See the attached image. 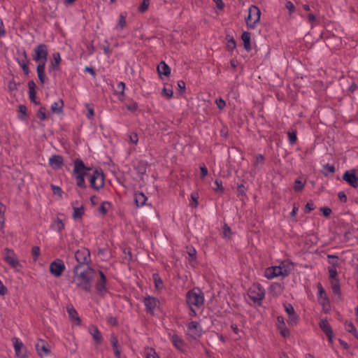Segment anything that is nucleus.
Instances as JSON below:
<instances>
[{
    "mask_svg": "<svg viewBox=\"0 0 358 358\" xmlns=\"http://www.w3.org/2000/svg\"><path fill=\"white\" fill-rule=\"evenodd\" d=\"M64 107V102L62 99H58L57 101L54 102L51 106V110L54 113H62V109Z\"/></svg>",
    "mask_w": 358,
    "mask_h": 358,
    "instance_id": "30",
    "label": "nucleus"
},
{
    "mask_svg": "<svg viewBox=\"0 0 358 358\" xmlns=\"http://www.w3.org/2000/svg\"><path fill=\"white\" fill-rule=\"evenodd\" d=\"M327 258L329 263L331 264L330 266L336 267L338 265V257L336 255H328Z\"/></svg>",
    "mask_w": 358,
    "mask_h": 358,
    "instance_id": "35",
    "label": "nucleus"
},
{
    "mask_svg": "<svg viewBox=\"0 0 358 358\" xmlns=\"http://www.w3.org/2000/svg\"><path fill=\"white\" fill-rule=\"evenodd\" d=\"M35 348L40 357L48 356L50 353L49 344L42 339L37 341L35 344Z\"/></svg>",
    "mask_w": 358,
    "mask_h": 358,
    "instance_id": "11",
    "label": "nucleus"
},
{
    "mask_svg": "<svg viewBox=\"0 0 358 358\" xmlns=\"http://www.w3.org/2000/svg\"><path fill=\"white\" fill-rule=\"evenodd\" d=\"M261 17V11L259 8L252 5L248 8V14L245 18V22L249 29H254L259 24Z\"/></svg>",
    "mask_w": 358,
    "mask_h": 358,
    "instance_id": "4",
    "label": "nucleus"
},
{
    "mask_svg": "<svg viewBox=\"0 0 358 358\" xmlns=\"http://www.w3.org/2000/svg\"><path fill=\"white\" fill-rule=\"evenodd\" d=\"M94 274V270L89 265L77 264L73 268V282L78 287L86 292H90L92 289Z\"/></svg>",
    "mask_w": 358,
    "mask_h": 358,
    "instance_id": "1",
    "label": "nucleus"
},
{
    "mask_svg": "<svg viewBox=\"0 0 358 358\" xmlns=\"http://www.w3.org/2000/svg\"><path fill=\"white\" fill-rule=\"evenodd\" d=\"M320 327L323 331V332L327 335L328 337V340L330 343H333V337H334V332L333 330L328 322V321L326 319H323L320 322Z\"/></svg>",
    "mask_w": 358,
    "mask_h": 358,
    "instance_id": "16",
    "label": "nucleus"
},
{
    "mask_svg": "<svg viewBox=\"0 0 358 358\" xmlns=\"http://www.w3.org/2000/svg\"><path fill=\"white\" fill-rule=\"evenodd\" d=\"M241 39L245 49L248 51L250 50L251 49L250 34L248 31H243L241 35Z\"/></svg>",
    "mask_w": 358,
    "mask_h": 358,
    "instance_id": "29",
    "label": "nucleus"
},
{
    "mask_svg": "<svg viewBox=\"0 0 358 358\" xmlns=\"http://www.w3.org/2000/svg\"><path fill=\"white\" fill-rule=\"evenodd\" d=\"M129 138L131 143L133 144H137L138 141V137L136 133L132 132L129 134Z\"/></svg>",
    "mask_w": 358,
    "mask_h": 358,
    "instance_id": "52",
    "label": "nucleus"
},
{
    "mask_svg": "<svg viewBox=\"0 0 358 358\" xmlns=\"http://www.w3.org/2000/svg\"><path fill=\"white\" fill-rule=\"evenodd\" d=\"M85 175H76V184L78 186L80 187H85V182L84 179Z\"/></svg>",
    "mask_w": 358,
    "mask_h": 358,
    "instance_id": "41",
    "label": "nucleus"
},
{
    "mask_svg": "<svg viewBox=\"0 0 358 358\" xmlns=\"http://www.w3.org/2000/svg\"><path fill=\"white\" fill-rule=\"evenodd\" d=\"M127 13H122L119 15V18L117 20V23L116 26L115 27V29L117 31H120V30L123 29L126 25H127Z\"/></svg>",
    "mask_w": 358,
    "mask_h": 358,
    "instance_id": "25",
    "label": "nucleus"
},
{
    "mask_svg": "<svg viewBox=\"0 0 358 358\" xmlns=\"http://www.w3.org/2000/svg\"><path fill=\"white\" fill-rule=\"evenodd\" d=\"M67 313L69 314V317L75 324H79L80 323V319L78 316L77 311L73 306L67 307Z\"/></svg>",
    "mask_w": 358,
    "mask_h": 358,
    "instance_id": "26",
    "label": "nucleus"
},
{
    "mask_svg": "<svg viewBox=\"0 0 358 358\" xmlns=\"http://www.w3.org/2000/svg\"><path fill=\"white\" fill-rule=\"evenodd\" d=\"M278 328L280 329V334L283 337L286 338L289 336V331L288 329L285 328L281 325H279Z\"/></svg>",
    "mask_w": 358,
    "mask_h": 358,
    "instance_id": "57",
    "label": "nucleus"
},
{
    "mask_svg": "<svg viewBox=\"0 0 358 358\" xmlns=\"http://www.w3.org/2000/svg\"><path fill=\"white\" fill-rule=\"evenodd\" d=\"M200 170H201V178H203L204 177H206L208 175V171L205 165L201 166Z\"/></svg>",
    "mask_w": 358,
    "mask_h": 358,
    "instance_id": "64",
    "label": "nucleus"
},
{
    "mask_svg": "<svg viewBox=\"0 0 358 358\" xmlns=\"http://www.w3.org/2000/svg\"><path fill=\"white\" fill-rule=\"evenodd\" d=\"M265 296V290L259 284H253L248 290L249 298L259 305Z\"/></svg>",
    "mask_w": 358,
    "mask_h": 358,
    "instance_id": "6",
    "label": "nucleus"
},
{
    "mask_svg": "<svg viewBox=\"0 0 358 358\" xmlns=\"http://www.w3.org/2000/svg\"><path fill=\"white\" fill-rule=\"evenodd\" d=\"M90 184L95 189H99L103 186V175L102 172L97 170L94 171L93 175L90 178Z\"/></svg>",
    "mask_w": 358,
    "mask_h": 358,
    "instance_id": "10",
    "label": "nucleus"
},
{
    "mask_svg": "<svg viewBox=\"0 0 358 358\" xmlns=\"http://www.w3.org/2000/svg\"><path fill=\"white\" fill-rule=\"evenodd\" d=\"M148 6H149V1L144 0L139 7L140 11L144 12L145 10H146L148 9Z\"/></svg>",
    "mask_w": 358,
    "mask_h": 358,
    "instance_id": "59",
    "label": "nucleus"
},
{
    "mask_svg": "<svg viewBox=\"0 0 358 358\" xmlns=\"http://www.w3.org/2000/svg\"><path fill=\"white\" fill-rule=\"evenodd\" d=\"M227 47L229 50H234L236 48V41L233 38H230L227 40Z\"/></svg>",
    "mask_w": 358,
    "mask_h": 358,
    "instance_id": "45",
    "label": "nucleus"
},
{
    "mask_svg": "<svg viewBox=\"0 0 358 358\" xmlns=\"http://www.w3.org/2000/svg\"><path fill=\"white\" fill-rule=\"evenodd\" d=\"M87 170L88 169H87L81 159H76L74 161L73 173L75 175H85Z\"/></svg>",
    "mask_w": 358,
    "mask_h": 358,
    "instance_id": "21",
    "label": "nucleus"
},
{
    "mask_svg": "<svg viewBox=\"0 0 358 358\" xmlns=\"http://www.w3.org/2000/svg\"><path fill=\"white\" fill-rule=\"evenodd\" d=\"M191 199L192 200V206L193 208H196L198 206V199H199L198 193L192 192L191 194Z\"/></svg>",
    "mask_w": 358,
    "mask_h": 358,
    "instance_id": "48",
    "label": "nucleus"
},
{
    "mask_svg": "<svg viewBox=\"0 0 358 358\" xmlns=\"http://www.w3.org/2000/svg\"><path fill=\"white\" fill-rule=\"evenodd\" d=\"M146 358H159L157 353L152 348H146L145 350Z\"/></svg>",
    "mask_w": 358,
    "mask_h": 358,
    "instance_id": "40",
    "label": "nucleus"
},
{
    "mask_svg": "<svg viewBox=\"0 0 358 358\" xmlns=\"http://www.w3.org/2000/svg\"><path fill=\"white\" fill-rule=\"evenodd\" d=\"M51 189L54 194H57L60 197L62 196L63 191L60 187L56 186L55 185H51Z\"/></svg>",
    "mask_w": 358,
    "mask_h": 358,
    "instance_id": "49",
    "label": "nucleus"
},
{
    "mask_svg": "<svg viewBox=\"0 0 358 358\" xmlns=\"http://www.w3.org/2000/svg\"><path fill=\"white\" fill-rule=\"evenodd\" d=\"M110 343H111V345H112L113 348L114 350V354H115V357H120V350L118 349V347H117L118 340H117V338L115 335H113V334L111 335Z\"/></svg>",
    "mask_w": 358,
    "mask_h": 358,
    "instance_id": "31",
    "label": "nucleus"
},
{
    "mask_svg": "<svg viewBox=\"0 0 358 358\" xmlns=\"http://www.w3.org/2000/svg\"><path fill=\"white\" fill-rule=\"evenodd\" d=\"M89 332L96 343H101L102 342V336L96 327L94 325L90 326L89 327Z\"/></svg>",
    "mask_w": 358,
    "mask_h": 358,
    "instance_id": "23",
    "label": "nucleus"
},
{
    "mask_svg": "<svg viewBox=\"0 0 358 358\" xmlns=\"http://www.w3.org/2000/svg\"><path fill=\"white\" fill-rule=\"evenodd\" d=\"M215 185H216V188H215V191L223 192L224 188L222 185V182H219L217 180L215 181Z\"/></svg>",
    "mask_w": 358,
    "mask_h": 358,
    "instance_id": "60",
    "label": "nucleus"
},
{
    "mask_svg": "<svg viewBox=\"0 0 358 358\" xmlns=\"http://www.w3.org/2000/svg\"><path fill=\"white\" fill-rule=\"evenodd\" d=\"M204 302L203 293L198 288H194L187 293V303L189 306L201 307Z\"/></svg>",
    "mask_w": 358,
    "mask_h": 358,
    "instance_id": "5",
    "label": "nucleus"
},
{
    "mask_svg": "<svg viewBox=\"0 0 358 358\" xmlns=\"http://www.w3.org/2000/svg\"><path fill=\"white\" fill-rule=\"evenodd\" d=\"M31 255L34 259L36 261L38 259L40 255V248L38 246H34L31 250Z\"/></svg>",
    "mask_w": 358,
    "mask_h": 358,
    "instance_id": "46",
    "label": "nucleus"
},
{
    "mask_svg": "<svg viewBox=\"0 0 358 358\" xmlns=\"http://www.w3.org/2000/svg\"><path fill=\"white\" fill-rule=\"evenodd\" d=\"M289 142L290 144L293 145L296 142V132L295 131H292L288 132Z\"/></svg>",
    "mask_w": 358,
    "mask_h": 358,
    "instance_id": "42",
    "label": "nucleus"
},
{
    "mask_svg": "<svg viewBox=\"0 0 358 358\" xmlns=\"http://www.w3.org/2000/svg\"><path fill=\"white\" fill-rule=\"evenodd\" d=\"M13 341L16 356L24 358L26 357V349L23 343L17 338H14Z\"/></svg>",
    "mask_w": 358,
    "mask_h": 358,
    "instance_id": "18",
    "label": "nucleus"
},
{
    "mask_svg": "<svg viewBox=\"0 0 358 358\" xmlns=\"http://www.w3.org/2000/svg\"><path fill=\"white\" fill-rule=\"evenodd\" d=\"M157 72L162 79L168 78L171 74V69L164 62H161L157 66Z\"/></svg>",
    "mask_w": 358,
    "mask_h": 358,
    "instance_id": "19",
    "label": "nucleus"
},
{
    "mask_svg": "<svg viewBox=\"0 0 358 358\" xmlns=\"http://www.w3.org/2000/svg\"><path fill=\"white\" fill-rule=\"evenodd\" d=\"M38 117L41 120H44L46 118V115H45V109L43 108H41L39 109L38 113Z\"/></svg>",
    "mask_w": 358,
    "mask_h": 358,
    "instance_id": "61",
    "label": "nucleus"
},
{
    "mask_svg": "<svg viewBox=\"0 0 358 358\" xmlns=\"http://www.w3.org/2000/svg\"><path fill=\"white\" fill-rule=\"evenodd\" d=\"M126 108L130 111H135L138 108V105L136 103L133 102L129 104H126Z\"/></svg>",
    "mask_w": 358,
    "mask_h": 358,
    "instance_id": "62",
    "label": "nucleus"
},
{
    "mask_svg": "<svg viewBox=\"0 0 358 358\" xmlns=\"http://www.w3.org/2000/svg\"><path fill=\"white\" fill-rule=\"evenodd\" d=\"M48 48L44 44H40L34 48L33 59L37 64V74L40 81L43 83L45 80V69L48 60Z\"/></svg>",
    "mask_w": 358,
    "mask_h": 358,
    "instance_id": "2",
    "label": "nucleus"
},
{
    "mask_svg": "<svg viewBox=\"0 0 358 358\" xmlns=\"http://www.w3.org/2000/svg\"><path fill=\"white\" fill-rule=\"evenodd\" d=\"M153 278L155 280V285L157 289H161L163 287V282L159 277L157 274L153 275Z\"/></svg>",
    "mask_w": 358,
    "mask_h": 358,
    "instance_id": "39",
    "label": "nucleus"
},
{
    "mask_svg": "<svg viewBox=\"0 0 358 358\" xmlns=\"http://www.w3.org/2000/svg\"><path fill=\"white\" fill-rule=\"evenodd\" d=\"M328 271H329V278L332 280L337 279V271L336 268L334 266H329L328 267Z\"/></svg>",
    "mask_w": 358,
    "mask_h": 358,
    "instance_id": "43",
    "label": "nucleus"
},
{
    "mask_svg": "<svg viewBox=\"0 0 358 358\" xmlns=\"http://www.w3.org/2000/svg\"><path fill=\"white\" fill-rule=\"evenodd\" d=\"M146 201L147 197L143 192H138L134 194V201L136 206H143L145 204Z\"/></svg>",
    "mask_w": 358,
    "mask_h": 358,
    "instance_id": "24",
    "label": "nucleus"
},
{
    "mask_svg": "<svg viewBox=\"0 0 358 358\" xmlns=\"http://www.w3.org/2000/svg\"><path fill=\"white\" fill-rule=\"evenodd\" d=\"M343 179L353 187L358 186V177L356 176L354 169L345 171L343 175Z\"/></svg>",
    "mask_w": 358,
    "mask_h": 358,
    "instance_id": "15",
    "label": "nucleus"
},
{
    "mask_svg": "<svg viewBox=\"0 0 358 358\" xmlns=\"http://www.w3.org/2000/svg\"><path fill=\"white\" fill-rule=\"evenodd\" d=\"M85 107L87 108V113L86 115L88 119H91L94 115V108L93 107L89 104V103H86L85 104Z\"/></svg>",
    "mask_w": 358,
    "mask_h": 358,
    "instance_id": "47",
    "label": "nucleus"
},
{
    "mask_svg": "<svg viewBox=\"0 0 358 358\" xmlns=\"http://www.w3.org/2000/svg\"><path fill=\"white\" fill-rule=\"evenodd\" d=\"M315 208L314 203L312 201L308 202L306 205L305 206L304 212L306 213H310L311 210H313Z\"/></svg>",
    "mask_w": 358,
    "mask_h": 358,
    "instance_id": "55",
    "label": "nucleus"
},
{
    "mask_svg": "<svg viewBox=\"0 0 358 358\" xmlns=\"http://www.w3.org/2000/svg\"><path fill=\"white\" fill-rule=\"evenodd\" d=\"M17 61L25 74L29 73V61L24 50L18 51Z\"/></svg>",
    "mask_w": 358,
    "mask_h": 358,
    "instance_id": "14",
    "label": "nucleus"
},
{
    "mask_svg": "<svg viewBox=\"0 0 358 358\" xmlns=\"http://www.w3.org/2000/svg\"><path fill=\"white\" fill-rule=\"evenodd\" d=\"M171 341L174 346L179 350H182L184 347V342L182 338L177 334H173L171 336Z\"/></svg>",
    "mask_w": 358,
    "mask_h": 358,
    "instance_id": "28",
    "label": "nucleus"
},
{
    "mask_svg": "<svg viewBox=\"0 0 358 358\" xmlns=\"http://www.w3.org/2000/svg\"><path fill=\"white\" fill-rule=\"evenodd\" d=\"M49 164L54 169L60 168L63 164V158L60 155H53L49 159Z\"/></svg>",
    "mask_w": 358,
    "mask_h": 358,
    "instance_id": "22",
    "label": "nucleus"
},
{
    "mask_svg": "<svg viewBox=\"0 0 358 358\" xmlns=\"http://www.w3.org/2000/svg\"><path fill=\"white\" fill-rule=\"evenodd\" d=\"M320 210L322 213L323 215L325 217H328L331 213V208H329L328 207L321 208Z\"/></svg>",
    "mask_w": 358,
    "mask_h": 358,
    "instance_id": "63",
    "label": "nucleus"
},
{
    "mask_svg": "<svg viewBox=\"0 0 358 358\" xmlns=\"http://www.w3.org/2000/svg\"><path fill=\"white\" fill-rule=\"evenodd\" d=\"M18 118L21 120H24L27 115V108L24 105H20L18 106Z\"/></svg>",
    "mask_w": 358,
    "mask_h": 358,
    "instance_id": "33",
    "label": "nucleus"
},
{
    "mask_svg": "<svg viewBox=\"0 0 358 358\" xmlns=\"http://www.w3.org/2000/svg\"><path fill=\"white\" fill-rule=\"evenodd\" d=\"M75 259L78 264L88 265L90 262V252L88 249L81 248L75 252Z\"/></svg>",
    "mask_w": 358,
    "mask_h": 358,
    "instance_id": "8",
    "label": "nucleus"
},
{
    "mask_svg": "<svg viewBox=\"0 0 358 358\" xmlns=\"http://www.w3.org/2000/svg\"><path fill=\"white\" fill-rule=\"evenodd\" d=\"M187 252L189 257V262L192 266H195L196 264V251L194 248H187Z\"/></svg>",
    "mask_w": 358,
    "mask_h": 358,
    "instance_id": "27",
    "label": "nucleus"
},
{
    "mask_svg": "<svg viewBox=\"0 0 358 358\" xmlns=\"http://www.w3.org/2000/svg\"><path fill=\"white\" fill-rule=\"evenodd\" d=\"M187 335L194 339L201 335V328L197 322L192 321L188 324Z\"/></svg>",
    "mask_w": 358,
    "mask_h": 358,
    "instance_id": "12",
    "label": "nucleus"
},
{
    "mask_svg": "<svg viewBox=\"0 0 358 358\" xmlns=\"http://www.w3.org/2000/svg\"><path fill=\"white\" fill-rule=\"evenodd\" d=\"M285 8L289 10V13H292L295 11L294 5L289 1L285 3Z\"/></svg>",
    "mask_w": 358,
    "mask_h": 358,
    "instance_id": "56",
    "label": "nucleus"
},
{
    "mask_svg": "<svg viewBox=\"0 0 358 358\" xmlns=\"http://www.w3.org/2000/svg\"><path fill=\"white\" fill-rule=\"evenodd\" d=\"M345 329L348 331L352 333L353 336L358 339L357 331L352 322L347 323Z\"/></svg>",
    "mask_w": 358,
    "mask_h": 358,
    "instance_id": "36",
    "label": "nucleus"
},
{
    "mask_svg": "<svg viewBox=\"0 0 358 358\" xmlns=\"http://www.w3.org/2000/svg\"><path fill=\"white\" fill-rule=\"evenodd\" d=\"M83 213H84V210H83V206L74 207L73 208V217L74 219L80 218Z\"/></svg>",
    "mask_w": 358,
    "mask_h": 358,
    "instance_id": "37",
    "label": "nucleus"
},
{
    "mask_svg": "<svg viewBox=\"0 0 358 358\" xmlns=\"http://www.w3.org/2000/svg\"><path fill=\"white\" fill-rule=\"evenodd\" d=\"M335 171V167L333 165L327 164L322 166V172L324 175L333 173Z\"/></svg>",
    "mask_w": 358,
    "mask_h": 358,
    "instance_id": "38",
    "label": "nucleus"
},
{
    "mask_svg": "<svg viewBox=\"0 0 358 358\" xmlns=\"http://www.w3.org/2000/svg\"><path fill=\"white\" fill-rule=\"evenodd\" d=\"M4 260L16 271H19L22 268V265L13 250L9 248L4 249Z\"/></svg>",
    "mask_w": 358,
    "mask_h": 358,
    "instance_id": "7",
    "label": "nucleus"
},
{
    "mask_svg": "<svg viewBox=\"0 0 358 358\" xmlns=\"http://www.w3.org/2000/svg\"><path fill=\"white\" fill-rule=\"evenodd\" d=\"M285 310L286 313L288 314V315L295 313L294 307L291 304H285Z\"/></svg>",
    "mask_w": 358,
    "mask_h": 358,
    "instance_id": "58",
    "label": "nucleus"
},
{
    "mask_svg": "<svg viewBox=\"0 0 358 358\" xmlns=\"http://www.w3.org/2000/svg\"><path fill=\"white\" fill-rule=\"evenodd\" d=\"M65 270V265L61 259L52 262L50 265V272L55 277H59Z\"/></svg>",
    "mask_w": 358,
    "mask_h": 358,
    "instance_id": "9",
    "label": "nucleus"
},
{
    "mask_svg": "<svg viewBox=\"0 0 358 358\" xmlns=\"http://www.w3.org/2000/svg\"><path fill=\"white\" fill-rule=\"evenodd\" d=\"M303 187H304V183L302 181H301L299 180H295L294 186L295 191H300L303 188Z\"/></svg>",
    "mask_w": 358,
    "mask_h": 358,
    "instance_id": "53",
    "label": "nucleus"
},
{
    "mask_svg": "<svg viewBox=\"0 0 358 358\" xmlns=\"http://www.w3.org/2000/svg\"><path fill=\"white\" fill-rule=\"evenodd\" d=\"M52 228L60 232L64 228V224L61 219L57 217L52 224Z\"/></svg>",
    "mask_w": 358,
    "mask_h": 358,
    "instance_id": "34",
    "label": "nucleus"
},
{
    "mask_svg": "<svg viewBox=\"0 0 358 358\" xmlns=\"http://www.w3.org/2000/svg\"><path fill=\"white\" fill-rule=\"evenodd\" d=\"M61 60L62 58L59 52L52 54V59L50 61L48 66V71L50 73H53L59 69Z\"/></svg>",
    "mask_w": 358,
    "mask_h": 358,
    "instance_id": "17",
    "label": "nucleus"
},
{
    "mask_svg": "<svg viewBox=\"0 0 358 358\" xmlns=\"http://www.w3.org/2000/svg\"><path fill=\"white\" fill-rule=\"evenodd\" d=\"M292 269V264L282 263L280 266L267 268L265 271L264 275L268 279H273L279 276L285 278L289 274Z\"/></svg>",
    "mask_w": 358,
    "mask_h": 358,
    "instance_id": "3",
    "label": "nucleus"
},
{
    "mask_svg": "<svg viewBox=\"0 0 358 358\" xmlns=\"http://www.w3.org/2000/svg\"><path fill=\"white\" fill-rule=\"evenodd\" d=\"M4 224V206L0 203V229L3 227Z\"/></svg>",
    "mask_w": 358,
    "mask_h": 358,
    "instance_id": "44",
    "label": "nucleus"
},
{
    "mask_svg": "<svg viewBox=\"0 0 358 358\" xmlns=\"http://www.w3.org/2000/svg\"><path fill=\"white\" fill-rule=\"evenodd\" d=\"M331 287L333 293L335 295L341 296L340 283L338 279H334L331 281Z\"/></svg>",
    "mask_w": 358,
    "mask_h": 358,
    "instance_id": "32",
    "label": "nucleus"
},
{
    "mask_svg": "<svg viewBox=\"0 0 358 358\" xmlns=\"http://www.w3.org/2000/svg\"><path fill=\"white\" fill-rule=\"evenodd\" d=\"M109 206L110 203L108 202H103L99 208V211L102 214H105L108 211Z\"/></svg>",
    "mask_w": 358,
    "mask_h": 358,
    "instance_id": "50",
    "label": "nucleus"
},
{
    "mask_svg": "<svg viewBox=\"0 0 358 358\" xmlns=\"http://www.w3.org/2000/svg\"><path fill=\"white\" fill-rule=\"evenodd\" d=\"M143 302L145 306L146 311L152 315L154 314L155 308L159 304V301L157 298L150 296H146L144 299Z\"/></svg>",
    "mask_w": 358,
    "mask_h": 358,
    "instance_id": "13",
    "label": "nucleus"
},
{
    "mask_svg": "<svg viewBox=\"0 0 358 358\" xmlns=\"http://www.w3.org/2000/svg\"><path fill=\"white\" fill-rule=\"evenodd\" d=\"M298 321V316L296 313L288 315L287 322L290 324H295Z\"/></svg>",
    "mask_w": 358,
    "mask_h": 358,
    "instance_id": "51",
    "label": "nucleus"
},
{
    "mask_svg": "<svg viewBox=\"0 0 358 358\" xmlns=\"http://www.w3.org/2000/svg\"><path fill=\"white\" fill-rule=\"evenodd\" d=\"M99 273L100 274V279L96 282V289L99 294H103L106 292V278L101 271H99Z\"/></svg>",
    "mask_w": 358,
    "mask_h": 358,
    "instance_id": "20",
    "label": "nucleus"
},
{
    "mask_svg": "<svg viewBox=\"0 0 358 358\" xmlns=\"http://www.w3.org/2000/svg\"><path fill=\"white\" fill-rule=\"evenodd\" d=\"M231 231L229 227L224 225L223 227V236L225 238H229Z\"/></svg>",
    "mask_w": 358,
    "mask_h": 358,
    "instance_id": "54",
    "label": "nucleus"
}]
</instances>
